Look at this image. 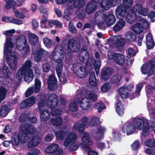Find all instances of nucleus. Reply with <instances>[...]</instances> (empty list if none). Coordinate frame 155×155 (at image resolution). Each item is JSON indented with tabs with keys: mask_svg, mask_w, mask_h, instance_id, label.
I'll list each match as a JSON object with an SVG mask.
<instances>
[{
	"mask_svg": "<svg viewBox=\"0 0 155 155\" xmlns=\"http://www.w3.org/2000/svg\"><path fill=\"white\" fill-rule=\"evenodd\" d=\"M150 125L149 121L145 119L138 118L132 121L126 122L123 125L122 130L124 134L129 135L133 133L136 129L142 130V134L144 137L148 135L150 133Z\"/></svg>",
	"mask_w": 155,
	"mask_h": 155,
	"instance_id": "nucleus-1",
	"label": "nucleus"
},
{
	"mask_svg": "<svg viewBox=\"0 0 155 155\" xmlns=\"http://www.w3.org/2000/svg\"><path fill=\"white\" fill-rule=\"evenodd\" d=\"M64 55L67 58L71 59L72 58L71 52L60 45L56 46L51 54L49 55L50 58L57 63L55 70L58 76L61 75L63 63L61 58H64Z\"/></svg>",
	"mask_w": 155,
	"mask_h": 155,
	"instance_id": "nucleus-2",
	"label": "nucleus"
},
{
	"mask_svg": "<svg viewBox=\"0 0 155 155\" xmlns=\"http://www.w3.org/2000/svg\"><path fill=\"white\" fill-rule=\"evenodd\" d=\"M21 128L18 135H13L12 137V140L10 141L14 146L18 145L19 142L22 143H25L28 135L33 134L35 132V128L31 124L22 125Z\"/></svg>",
	"mask_w": 155,
	"mask_h": 155,
	"instance_id": "nucleus-3",
	"label": "nucleus"
},
{
	"mask_svg": "<svg viewBox=\"0 0 155 155\" xmlns=\"http://www.w3.org/2000/svg\"><path fill=\"white\" fill-rule=\"evenodd\" d=\"M12 38L11 37L6 38L5 48V52L6 54V60L8 64L12 69L15 70L17 66V56L16 55H11L10 57L8 52H11L14 45L12 42Z\"/></svg>",
	"mask_w": 155,
	"mask_h": 155,
	"instance_id": "nucleus-4",
	"label": "nucleus"
},
{
	"mask_svg": "<svg viewBox=\"0 0 155 155\" xmlns=\"http://www.w3.org/2000/svg\"><path fill=\"white\" fill-rule=\"evenodd\" d=\"M58 103V97L55 94H51L49 96L46 101V104L48 107L51 109V114L53 116L58 115L61 113V109L55 108Z\"/></svg>",
	"mask_w": 155,
	"mask_h": 155,
	"instance_id": "nucleus-5",
	"label": "nucleus"
},
{
	"mask_svg": "<svg viewBox=\"0 0 155 155\" xmlns=\"http://www.w3.org/2000/svg\"><path fill=\"white\" fill-rule=\"evenodd\" d=\"M27 40L24 35L18 36L16 39V46L19 50L22 51V53L24 56L28 54L30 51L29 46L26 45Z\"/></svg>",
	"mask_w": 155,
	"mask_h": 155,
	"instance_id": "nucleus-6",
	"label": "nucleus"
},
{
	"mask_svg": "<svg viewBox=\"0 0 155 155\" xmlns=\"http://www.w3.org/2000/svg\"><path fill=\"white\" fill-rule=\"evenodd\" d=\"M81 140L83 143L81 144L80 146L82 149L87 152L88 155H98L97 152L90 150V148L88 146H91L93 143V142L90 139L88 134H84Z\"/></svg>",
	"mask_w": 155,
	"mask_h": 155,
	"instance_id": "nucleus-7",
	"label": "nucleus"
},
{
	"mask_svg": "<svg viewBox=\"0 0 155 155\" xmlns=\"http://www.w3.org/2000/svg\"><path fill=\"white\" fill-rule=\"evenodd\" d=\"M132 3V0H124V5L118 6L116 10V15L118 19H123V17L125 15L126 10L131 6Z\"/></svg>",
	"mask_w": 155,
	"mask_h": 155,
	"instance_id": "nucleus-8",
	"label": "nucleus"
},
{
	"mask_svg": "<svg viewBox=\"0 0 155 155\" xmlns=\"http://www.w3.org/2000/svg\"><path fill=\"white\" fill-rule=\"evenodd\" d=\"M34 58L37 62L45 60L48 52L42 48H37L33 52Z\"/></svg>",
	"mask_w": 155,
	"mask_h": 155,
	"instance_id": "nucleus-9",
	"label": "nucleus"
},
{
	"mask_svg": "<svg viewBox=\"0 0 155 155\" xmlns=\"http://www.w3.org/2000/svg\"><path fill=\"white\" fill-rule=\"evenodd\" d=\"M143 21V25L140 23H137L131 27V30L136 34H140L143 32V30L145 28H147L149 26V23L147 20H139Z\"/></svg>",
	"mask_w": 155,
	"mask_h": 155,
	"instance_id": "nucleus-10",
	"label": "nucleus"
},
{
	"mask_svg": "<svg viewBox=\"0 0 155 155\" xmlns=\"http://www.w3.org/2000/svg\"><path fill=\"white\" fill-rule=\"evenodd\" d=\"M135 16L136 18H139L140 16H146L147 15L148 10L147 8H143L140 4H137L134 7L132 10L129 11Z\"/></svg>",
	"mask_w": 155,
	"mask_h": 155,
	"instance_id": "nucleus-11",
	"label": "nucleus"
},
{
	"mask_svg": "<svg viewBox=\"0 0 155 155\" xmlns=\"http://www.w3.org/2000/svg\"><path fill=\"white\" fill-rule=\"evenodd\" d=\"M114 71V69L111 67H107L103 68L101 72L100 80L105 81L109 79Z\"/></svg>",
	"mask_w": 155,
	"mask_h": 155,
	"instance_id": "nucleus-12",
	"label": "nucleus"
},
{
	"mask_svg": "<svg viewBox=\"0 0 155 155\" xmlns=\"http://www.w3.org/2000/svg\"><path fill=\"white\" fill-rule=\"evenodd\" d=\"M23 77L24 81L29 83L33 80V77L27 74L25 71L19 68L16 74V78L19 81H21Z\"/></svg>",
	"mask_w": 155,
	"mask_h": 155,
	"instance_id": "nucleus-13",
	"label": "nucleus"
},
{
	"mask_svg": "<svg viewBox=\"0 0 155 155\" xmlns=\"http://www.w3.org/2000/svg\"><path fill=\"white\" fill-rule=\"evenodd\" d=\"M59 146L57 144H52L48 146L45 150L46 152L51 155H58L62 154L63 150L60 148H58Z\"/></svg>",
	"mask_w": 155,
	"mask_h": 155,
	"instance_id": "nucleus-14",
	"label": "nucleus"
},
{
	"mask_svg": "<svg viewBox=\"0 0 155 155\" xmlns=\"http://www.w3.org/2000/svg\"><path fill=\"white\" fill-rule=\"evenodd\" d=\"M73 67L75 74L80 78H83L87 75V71L84 67L74 64H73Z\"/></svg>",
	"mask_w": 155,
	"mask_h": 155,
	"instance_id": "nucleus-15",
	"label": "nucleus"
},
{
	"mask_svg": "<svg viewBox=\"0 0 155 155\" xmlns=\"http://www.w3.org/2000/svg\"><path fill=\"white\" fill-rule=\"evenodd\" d=\"M81 46L79 43L73 39H70L68 42V48L71 51L77 52L79 51Z\"/></svg>",
	"mask_w": 155,
	"mask_h": 155,
	"instance_id": "nucleus-16",
	"label": "nucleus"
},
{
	"mask_svg": "<svg viewBox=\"0 0 155 155\" xmlns=\"http://www.w3.org/2000/svg\"><path fill=\"white\" fill-rule=\"evenodd\" d=\"M118 2L117 0H103L100 5L102 9L107 10L112 6L116 5Z\"/></svg>",
	"mask_w": 155,
	"mask_h": 155,
	"instance_id": "nucleus-17",
	"label": "nucleus"
},
{
	"mask_svg": "<svg viewBox=\"0 0 155 155\" xmlns=\"http://www.w3.org/2000/svg\"><path fill=\"white\" fill-rule=\"evenodd\" d=\"M112 56V59L117 65L121 66L124 64L125 59L123 54L120 53H113Z\"/></svg>",
	"mask_w": 155,
	"mask_h": 155,
	"instance_id": "nucleus-18",
	"label": "nucleus"
},
{
	"mask_svg": "<svg viewBox=\"0 0 155 155\" xmlns=\"http://www.w3.org/2000/svg\"><path fill=\"white\" fill-rule=\"evenodd\" d=\"M97 130V131H95V130H93L92 133L95 140L97 141H99L103 138L104 133L106 131V129L104 127H100Z\"/></svg>",
	"mask_w": 155,
	"mask_h": 155,
	"instance_id": "nucleus-19",
	"label": "nucleus"
},
{
	"mask_svg": "<svg viewBox=\"0 0 155 155\" xmlns=\"http://www.w3.org/2000/svg\"><path fill=\"white\" fill-rule=\"evenodd\" d=\"M32 63L30 60H26L24 64H23L20 69L25 71L27 74L30 75L33 77V73L32 70L31 68V66Z\"/></svg>",
	"mask_w": 155,
	"mask_h": 155,
	"instance_id": "nucleus-20",
	"label": "nucleus"
},
{
	"mask_svg": "<svg viewBox=\"0 0 155 155\" xmlns=\"http://www.w3.org/2000/svg\"><path fill=\"white\" fill-rule=\"evenodd\" d=\"M35 97L31 96L22 102L20 108L21 109H24L25 108L31 107L35 103Z\"/></svg>",
	"mask_w": 155,
	"mask_h": 155,
	"instance_id": "nucleus-21",
	"label": "nucleus"
},
{
	"mask_svg": "<svg viewBox=\"0 0 155 155\" xmlns=\"http://www.w3.org/2000/svg\"><path fill=\"white\" fill-rule=\"evenodd\" d=\"M57 79L54 76L51 75L47 80L48 87L50 91H54L57 87Z\"/></svg>",
	"mask_w": 155,
	"mask_h": 155,
	"instance_id": "nucleus-22",
	"label": "nucleus"
},
{
	"mask_svg": "<svg viewBox=\"0 0 155 155\" xmlns=\"http://www.w3.org/2000/svg\"><path fill=\"white\" fill-rule=\"evenodd\" d=\"M95 19H114L115 17L112 14H108L106 15L104 12L101 11L97 12L95 16Z\"/></svg>",
	"mask_w": 155,
	"mask_h": 155,
	"instance_id": "nucleus-23",
	"label": "nucleus"
},
{
	"mask_svg": "<svg viewBox=\"0 0 155 155\" xmlns=\"http://www.w3.org/2000/svg\"><path fill=\"white\" fill-rule=\"evenodd\" d=\"M77 136L75 133L70 132L64 142V144L65 147H68L70 143L75 142L77 139Z\"/></svg>",
	"mask_w": 155,
	"mask_h": 155,
	"instance_id": "nucleus-24",
	"label": "nucleus"
},
{
	"mask_svg": "<svg viewBox=\"0 0 155 155\" xmlns=\"http://www.w3.org/2000/svg\"><path fill=\"white\" fill-rule=\"evenodd\" d=\"M79 61L80 62L84 63L85 62V59H88L89 54L87 50L84 47L82 48L79 53L78 55Z\"/></svg>",
	"mask_w": 155,
	"mask_h": 155,
	"instance_id": "nucleus-25",
	"label": "nucleus"
},
{
	"mask_svg": "<svg viewBox=\"0 0 155 155\" xmlns=\"http://www.w3.org/2000/svg\"><path fill=\"white\" fill-rule=\"evenodd\" d=\"M146 45L147 48L149 50L153 48L155 46V43L153 40L151 34H148L146 36Z\"/></svg>",
	"mask_w": 155,
	"mask_h": 155,
	"instance_id": "nucleus-26",
	"label": "nucleus"
},
{
	"mask_svg": "<svg viewBox=\"0 0 155 155\" xmlns=\"http://www.w3.org/2000/svg\"><path fill=\"white\" fill-rule=\"evenodd\" d=\"M41 139L39 136L33 137L28 142V147L30 149L36 147L39 143Z\"/></svg>",
	"mask_w": 155,
	"mask_h": 155,
	"instance_id": "nucleus-27",
	"label": "nucleus"
},
{
	"mask_svg": "<svg viewBox=\"0 0 155 155\" xmlns=\"http://www.w3.org/2000/svg\"><path fill=\"white\" fill-rule=\"evenodd\" d=\"M97 3L94 1H91L87 5L86 12L88 14H90L97 8Z\"/></svg>",
	"mask_w": 155,
	"mask_h": 155,
	"instance_id": "nucleus-28",
	"label": "nucleus"
},
{
	"mask_svg": "<svg viewBox=\"0 0 155 155\" xmlns=\"http://www.w3.org/2000/svg\"><path fill=\"white\" fill-rule=\"evenodd\" d=\"M141 71L143 74H147V76L149 77L154 73L153 70H151L147 64H144L141 68Z\"/></svg>",
	"mask_w": 155,
	"mask_h": 155,
	"instance_id": "nucleus-29",
	"label": "nucleus"
},
{
	"mask_svg": "<svg viewBox=\"0 0 155 155\" xmlns=\"http://www.w3.org/2000/svg\"><path fill=\"white\" fill-rule=\"evenodd\" d=\"M122 79V76L120 74H116L112 77L110 80L111 84L119 86L120 84V82Z\"/></svg>",
	"mask_w": 155,
	"mask_h": 155,
	"instance_id": "nucleus-30",
	"label": "nucleus"
},
{
	"mask_svg": "<svg viewBox=\"0 0 155 155\" xmlns=\"http://www.w3.org/2000/svg\"><path fill=\"white\" fill-rule=\"evenodd\" d=\"M91 103L87 97H83L80 102V106L83 110H87L90 107Z\"/></svg>",
	"mask_w": 155,
	"mask_h": 155,
	"instance_id": "nucleus-31",
	"label": "nucleus"
},
{
	"mask_svg": "<svg viewBox=\"0 0 155 155\" xmlns=\"http://www.w3.org/2000/svg\"><path fill=\"white\" fill-rule=\"evenodd\" d=\"M50 111L47 110H44L40 111V119L44 122L47 121L50 118Z\"/></svg>",
	"mask_w": 155,
	"mask_h": 155,
	"instance_id": "nucleus-32",
	"label": "nucleus"
},
{
	"mask_svg": "<svg viewBox=\"0 0 155 155\" xmlns=\"http://www.w3.org/2000/svg\"><path fill=\"white\" fill-rule=\"evenodd\" d=\"M118 91L122 99H124L129 97L130 94L127 91L126 86H122L118 89Z\"/></svg>",
	"mask_w": 155,
	"mask_h": 155,
	"instance_id": "nucleus-33",
	"label": "nucleus"
},
{
	"mask_svg": "<svg viewBox=\"0 0 155 155\" xmlns=\"http://www.w3.org/2000/svg\"><path fill=\"white\" fill-rule=\"evenodd\" d=\"M50 122L52 125L58 127L62 124V119L61 117L58 116L55 118H51Z\"/></svg>",
	"mask_w": 155,
	"mask_h": 155,
	"instance_id": "nucleus-34",
	"label": "nucleus"
},
{
	"mask_svg": "<svg viewBox=\"0 0 155 155\" xmlns=\"http://www.w3.org/2000/svg\"><path fill=\"white\" fill-rule=\"evenodd\" d=\"M125 25L124 20H119L116 24L114 26L113 30L115 31H118L123 28Z\"/></svg>",
	"mask_w": 155,
	"mask_h": 155,
	"instance_id": "nucleus-35",
	"label": "nucleus"
},
{
	"mask_svg": "<svg viewBox=\"0 0 155 155\" xmlns=\"http://www.w3.org/2000/svg\"><path fill=\"white\" fill-rule=\"evenodd\" d=\"M116 110L119 116H121L124 114L123 104L122 102L120 100H118L117 102Z\"/></svg>",
	"mask_w": 155,
	"mask_h": 155,
	"instance_id": "nucleus-36",
	"label": "nucleus"
},
{
	"mask_svg": "<svg viewBox=\"0 0 155 155\" xmlns=\"http://www.w3.org/2000/svg\"><path fill=\"white\" fill-rule=\"evenodd\" d=\"M11 110L7 105L3 106L0 110V116L2 118L6 117Z\"/></svg>",
	"mask_w": 155,
	"mask_h": 155,
	"instance_id": "nucleus-37",
	"label": "nucleus"
},
{
	"mask_svg": "<svg viewBox=\"0 0 155 155\" xmlns=\"http://www.w3.org/2000/svg\"><path fill=\"white\" fill-rule=\"evenodd\" d=\"M114 42L117 47L124 46L125 44V40L121 38L116 37L114 38Z\"/></svg>",
	"mask_w": 155,
	"mask_h": 155,
	"instance_id": "nucleus-38",
	"label": "nucleus"
},
{
	"mask_svg": "<svg viewBox=\"0 0 155 155\" xmlns=\"http://www.w3.org/2000/svg\"><path fill=\"white\" fill-rule=\"evenodd\" d=\"M67 133L64 130H62L57 131L55 133L56 137L61 140H63L67 135Z\"/></svg>",
	"mask_w": 155,
	"mask_h": 155,
	"instance_id": "nucleus-39",
	"label": "nucleus"
},
{
	"mask_svg": "<svg viewBox=\"0 0 155 155\" xmlns=\"http://www.w3.org/2000/svg\"><path fill=\"white\" fill-rule=\"evenodd\" d=\"M89 81L90 84L92 86H95L97 84V79L94 71L90 74Z\"/></svg>",
	"mask_w": 155,
	"mask_h": 155,
	"instance_id": "nucleus-40",
	"label": "nucleus"
},
{
	"mask_svg": "<svg viewBox=\"0 0 155 155\" xmlns=\"http://www.w3.org/2000/svg\"><path fill=\"white\" fill-rule=\"evenodd\" d=\"M7 93V89L4 86H0V104L4 100Z\"/></svg>",
	"mask_w": 155,
	"mask_h": 155,
	"instance_id": "nucleus-41",
	"label": "nucleus"
},
{
	"mask_svg": "<svg viewBox=\"0 0 155 155\" xmlns=\"http://www.w3.org/2000/svg\"><path fill=\"white\" fill-rule=\"evenodd\" d=\"M38 37L35 34H32L30 36L29 41L31 45L35 46L38 43Z\"/></svg>",
	"mask_w": 155,
	"mask_h": 155,
	"instance_id": "nucleus-42",
	"label": "nucleus"
},
{
	"mask_svg": "<svg viewBox=\"0 0 155 155\" xmlns=\"http://www.w3.org/2000/svg\"><path fill=\"white\" fill-rule=\"evenodd\" d=\"M45 98L43 96L41 97L40 101L38 103V109L40 112L45 110L44 109L45 106Z\"/></svg>",
	"mask_w": 155,
	"mask_h": 155,
	"instance_id": "nucleus-43",
	"label": "nucleus"
},
{
	"mask_svg": "<svg viewBox=\"0 0 155 155\" xmlns=\"http://www.w3.org/2000/svg\"><path fill=\"white\" fill-rule=\"evenodd\" d=\"M2 73L3 75L6 78H8L10 77V75L11 74L9 68L7 66L4 65L2 69Z\"/></svg>",
	"mask_w": 155,
	"mask_h": 155,
	"instance_id": "nucleus-44",
	"label": "nucleus"
},
{
	"mask_svg": "<svg viewBox=\"0 0 155 155\" xmlns=\"http://www.w3.org/2000/svg\"><path fill=\"white\" fill-rule=\"evenodd\" d=\"M85 127L84 125L80 123H76L73 125L74 129L76 131L80 132H83Z\"/></svg>",
	"mask_w": 155,
	"mask_h": 155,
	"instance_id": "nucleus-45",
	"label": "nucleus"
},
{
	"mask_svg": "<svg viewBox=\"0 0 155 155\" xmlns=\"http://www.w3.org/2000/svg\"><path fill=\"white\" fill-rule=\"evenodd\" d=\"M94 107L95 109L98 110L99 113H101L106 108V106L103 102H98L95 104Z\"/></svg>",
	"mask_w": 155,
	"mask_h": 155,
	"instance_id": "nucleus-46",
	"label": "nucleus"
},
{
	"mask_svg": "<svg viewBox=\"0 0 155 155\" xmlns=\"http://www.w3.org/2000/svg\"><path fill=\"white\" fill-rule=\"evenodd\" d=\"M29 115L26 113L21 114L19 118V121L20 123H23L28 121L29 120Z\"/></svg>",
	"mask_w": 155,
	"mask_h": 155,
	"instance_id": "nucleus-47",
	"label": "nucleus"
},
{
	"mask_svg": "<svg viewBox=\"0 0 155 155\" xmlns=\"http://www.w3.org/2000/svg\"><path fill=\"white\" fill-rule=\"evenodd\" d=\"M127 39L130 41H134L136 39V35L132 32H128L126 34Z\"/></svg>",
	"mask_w": 155,
	"mask_h": 155,
	"instance_id": "nucleus-48",
	"label": "nucleus"
},
{
	"mask_svg": "<svg viewBox=\"0 0 155 155\" xmlns=\"http://www.w3.org/2000/svg\"><path fill=\"white\" fill-rule=\"evenodd\" d=\"M41 82L38 78H36L35 80V92L37 93L38 92L40 91L41 87Z\"/></svg>",
	"mask_w": 155,
	"mask_h": 155,
	"instance_id": "nucleus-49",
	"label": "nucleus"
},
{
	"mask_svg": "<svg viewBox=\"0 0 155 155\" xmlns=\"http://www.w3.org/2000/svg\"><path fill=\"white\" fill-rule=\"evenodd\" d=\"M92 21L89 23H85L83 27L82 28V31H84L86 28H94L96 24V21L97 20H91Z\"/></svg>",
	"mask_w": 155,
	"mask_h": 155,
	"instance_id": "nucleus-50",
	"label": "nucleus"
},
{
	"mask_svg": "<svg viewBox=\"0 0 155 155\" xmlns=\"http://www.w3.org/2000/svg\"><path fill=\"white\" fill-rule=\"evenodd\" d=\"M111 86L109 83L105 82L103 84L101 87V90L104 92H108L111 88Z\"/></svg>",
	"mask_w": 155,
	"mask_h": 155,
	"instance_id": "nucleus-51",
	"label": "nucleus"
},
{
	"mask_svg": "<svg viewBox=\"0 0 155 155\" xmlns=\"http://www.w3.org/2000/svg\"><path fill=\"white\" fill-rule=\"evenodd\" d=\"M101 65V62L100 60L95 61L94 64V66L97 74H98L99 72Z\"/></svg>",
	"mask_w": 155,
	"mask_h": 155,
	"instance_id": "nucleus-52",
	"label": "nucleus"
},
{
	"mask_svg": "<svg viewBox=\"0 0 155 155\" xmlns=\"http://www.w3.org/2000/svg\"><path fill=\"white\" fill-rule=\"evenodd\" d=\"M99 121V118L98 117H93L90 122V125L94 127L97 126Z\"/></svg>",
	"mask_w": 155,
	"mask_h": 155,
	"instance_id": "nucleus-53",
	"label": "nucleus"
},
{
	"mask_svg": "<svg viewBox=\"0 0 155 155\" xmlns=\"http://www.w3.org/2000/svg\"><path fill=\"white\" fill-rule=\"evenodd\" d=\"M72 143L69 147V150L71 152L76 150L78 149L79 146L77 143H76L74 142Z\"/></svg>",
	"mask_w": 155,
	"mask_h": 155,
	"instance_id": "nucleus-54",
	"label": "nucleus"
},
{
	"mask_svg": "<svg viewBox=\"0 0 155 155\" xmlns=\"http://www.w3.org/2000/svg\"><path fill=\"white\" fill-rule=\"evenodd\" d=\"M85 4V2L84 0H75L74 3V6L76 8H80Z\"/></svg>",
	"mask_w": 155,
	"mask_h": 155,
	"instance_id": "nucleus-55",
	"label": "nucleus"
},
{
	"mask_svg": "<svg viewBox=\"0 0 155 155\" xmlns=\"http://www.w3.org/2000/svg\"><path fill=\"white\" fill-rule=\"evenodd\" d=\"M13 10L14 12V15L16 17L21 19H23L25 18V15L23 13L19 12L15 8H13Z\"/></svg>",
	"mask_w": 155,
	"mask_h": 155,
	"instance_id": "nucleus-56",
	"label": "nucleus"
},
{
	"mask_svg": "<svg viewBox=\"0 0 155 155\" xmlns=\"http://www.w3.org/2000/svg\"><path fill=\"white\" fill-rule=\"evenodd\" d=\"M78 105L75 102H73L70 103L69 107V110L71 111L75 112L78 110Z\"/></svg>",
	"mask_w": 155,
	"mask_h": 155,
	"instance_id": "nucleus-57",
	"label": "nucleus"
},
{
	"mask_svg": "<svg viewBox=\"0 0 155 155\" xmlns=\"http://www.w3.org/2000/svg\"><path fill=\"white\" fill-rule=\"evenodd\" d=\"M97 95L95 94L91 93L89 94L88 99L89 101L91 102L92 101L93 102L95 101L97 99Z\"/></svg>",
	"mask_w": 155,
	"mask_h": 155,
	"instance_id": "nucleus-58",
	"label": "nucleus"
},
{
	"mask_svg": "<svg viewBox=\"0 0 155 155\" xmlns=\"http://www.w3.org/2000/svg\"><path fill=\"white\" fill-rule=\"evenodd\" d=\"M105 21L104 20H102L99 21L97 24V26L98 28L101 29L103 30H105L106 28V25L105 24Z\"/></svg>",
	"mask_w": 155,
	"mask_h": 155,
	"instance_id": "nucleus-59",
	"label": "nucleus"
},
{
	"mask_svg": "<svg viewBox=\"0 0 155 155\" xmlns=\"http://www.w3.org/2000/svg\"><path fill=\"white\" fill-rule=\"evenodd\" d=\"M68 28L69 31L71 33L73 34L77 33V31L76 28L72 23L71 22L69 23Z\"/></svg>",
	"mask_w": 155,
	"mask_h": 155,
	"instance_id": "nucleus-60",
	"label": "nucleus"
},
{
	"mask_svg": "<svg viewBox=\"0 0 155 155\" xmlns=\"http://www.w3.org/2000/svg\"><path fill=\"white\" fill-rule=\"evenodd\" d=\"M35 92V89L33 87H31L28 88L25 92V96L28 97L31 95L33 93Z\"/></svg>",
	"mask_w": 155,
	"mask_h": 155,
	"instance_id": "nucleus-61",
	"label": "nucleus"
},
{
	"mask_svg": "<svg viewBox=\"0 0 155 155\" xmlns=\"http://www.w3.org/2000/svg\"><path fill=\"white\" fill-rule=\"evenodd\" d=\"M3 21L10 22L16 25H20L22 24V20H2Z\"/></svg>",
	"mask_w": 155,
	"mask_h": 155,
	"instance_id": "nucleus-62",
	"label": "nucleus"
},
{
	"mask_svg": "<svg viewBox=\"0 0 155 155\" xmlns=\"http://www.w3.org/2000/svg\"><path fill=\"white\" fill-rule=\"evenodd\" d=\"M43 42L46 46H51L54 44L53 41L47 38H45L43 39Z\"/></svg>",
	"mask_w": 155,
	"mask_h": 155,
	"instance_id": "nucleus-63",
	"label": "nucleus"
},
{
	"mask_svg": "<svg viewBox=\"0 0 155 155\" xmlns=\"http://www.w3.org/2000/svg\"><path fill=\"white\" fill-rule=\"evenodd\" d=\"M140 146V143L138 141L136 140L131 145L132 150H136L139 148Z\"/></svg>",
	"mask_w": 155,
	"mask_h": 155,
	"instance_id": "nucleus-64",
	"label": "nucleus"
}]
</instances>
